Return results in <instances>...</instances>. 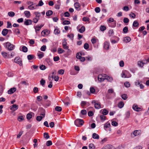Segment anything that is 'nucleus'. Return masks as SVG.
Segmentation results:
<instances>
[{
	"label": "nucleus",
	"mask_w": 149,
	"mask_h": 149,
	"mask_svg": "<svg viewBox=\"0 0 149 149\" xmlns=\"http://www.w3.org/2000/svg\"><path fill=\"white\" fill-rule=\"evenodd\" d=\"M74 123L76 126L80 127L83 125L84 121L82 119H77L75 120Z\"/></svg>",
	"instance_id": "obj_1"
},
{
	"label": "nucleus",
	"mask_w": 149,
	"mask_h": 149,
	"mask_svg": "<svg viewBox=\"0 0 149 149\" xmlns=\"http://www.w3.org/2000/svg\"><path fill=\"white\" fill-rule=\"evenodd\" d=\"M6 44V47L9 51H12L13 49L15 46L10 43L7 42L5 43Z\"/></svg>",
	"instance_id": "obj_2"
},
{
	"label": "nucleus",
	"mask_w": 149,
	"mask_h": 149,
	"mask_svg": "<svg viewBox=\"0 0 149 149\" xmlns=\"http://www.w3.org/2000/svg\"><path fill=\"white\" fill-rule=\"evenodd\" d=\"M92 103L94 104V107L95 109H99L101 108L100 102L96 100H93L92 101Z\"/></svg>",
	"instance_id": "obj_3"
},
{
	"label": "nucleus",
	"mask_w": 149,
	"mask_h": 149,
	"mask_svg": "<svg viewBox=\"0 0 149 149\" xmlns=\"http://www.w3.org/2000/svg\"><path fill=\"white\" fill-rule=\"evenodd\" d=\"M62 45L63 46V48L64 49H68V48H69V47L67 45V43L66 40L65 39H64L63 40V42L62 43Z\"/></svg>",
	"instance_id": "obj_4"
},
{
	"label": "nucleus",
	"mask_w": 149,
	"mask_h": 149,
	"mask_svg": "<svg viewBox=\"0 0 149 149\" xmlns=\"http://www.w3.org/2000/svg\"><path fill=\"white\" fill-rule=\"evenodd\" d=\"M16 91V88L15 87H13L10 88L8 91V93L9 94H13Z\"/></svg>",
	"instance_id": "obj_5"
},
{
	"label": "nucleus",
	"mask_w": 149,
	"mask_h": 149,
	"mask_svg": "<svg viewBox=\"0 0 149 149\" xmlns=\"http://www.w3.org/2000/svg\"><path fill=\"white\" fill-rule=\"evenodd\" d=\"M74 6L75 7V8L77 10L79 11L81 10V5L78 2H76L74 3Z\"/></svg>",
	"instance_id": "obj_6"
},
{
	"label": "nucleus",
	"mask_w": 149,
	"mask_h": 149,
	"mask_svg": "<svg viewBox=\"0 0 149 149\" xmlns=\"http://www.w3.org/2000/svg\"><path fill=\"white\" fill-rule=\"evenodd\" d=\"M15 62L18 64L20 65L21 66L22 64V61L20 58L17 57L15 58L14 59Z\"/></svg>",
	"instance_id": "obj_7"
},
{
	"label": "nucleus",
	"mask_w": 149,
	"mask_h": 149,
	"mask_svg": "<svg viewBox=\"0 0 149 149\" xmlns=\"http://www.w3.org/2000/svg\"><path fill=\"white\" fill-rule=\"evenodd\" d=\"M10 107V110L14 111L18 109V106L16 104H14L12 105Z\"/></svg>",
	"instance_id": "obj_8"
},
{
	"label": "nucleus",
	"mask_w": 149,
	"mask_h": 149,
	"mask_svg": "<svg viewBox=\"0 0 149 149\" xmlns=\"http://www.w3.org/2000/svg\"><path fill=\"white\" fill-rule=\"evenodd\" d=\"M81 106L83 108L86 105H87L88 106L90 105V104L89 102H86L85 101H82L81 103Z\"/></svg>",
	"instance_id": "obj_9"
},
{
	"label": "nucleus",
	"mask_w": 149,
	"mask_h": 149,
	"mask_svg": "<svg viewBox=\"0 0 149 149\" xmlns=\"http://www.w3.org/2000/svg\"><path fill=\"white\" fill-rule=\"evenodd\" d=\"M32 21L30 19H26L24 22V24L26 25H29L31 24H32Z\"/></svg>",
	"instance_id": "obj_10"
},
{
	"label": "nucleus",
	"mask_w": 149,
	"mask_h": 149,
	"mask_svg": "<svg viewBox=\"0 0 149 149\" xmlns=\"http://www.w3.org/2000/svg\"><path fill=\"white\" fill-rule=\"evenodd\" d=\"M8 30L6 29H4L3 30L1 33L3 36H5L8 34Z\"/></svg>",
	"instance_id": "obj_11"
},
{
	"label": "nucleus",
	"mask_w": 149,
	"mask_h": 149,
	"mask_svg": "<svg viewBox=\"0 0 149 149\" xmlns=\"http://www.w3.org/2000/svg\"><path fill=\"white\" fill-rule=\"evenodd\" d=\"M132 109L135 111H140L141 108L138 107V106L136 105H134L132 106Z\"/></svg>",
	"instance_id": "obj_12"
},
{
	"label": "nucleus",
	"mask_w": 149,
	"mask_h": 149,
	"mask_svg": "<svg viewBox=\"0 0 149 149\" xmlns=\"http://www.w3.org/2000/svg\"><path fill=\"white\" fill-rule=\"evenodd\" d=\"M109 43L107 42H105L104 43V48L106 50H108L109 49Z\"/></svg>",
	"instance_id": "obj_13"
},
{
	"label": "nucleus",
	"mask_w": 149,
	"mask_h": 149,
	"mask_svg": "<svg viewBox=\"0 0 149 149\" xmlns=\"http://www.w3.org/2000/svg\"><path fill=\"white\" fill-rule=\"evenodd\" d=\"M45 110L43 109V108H41V113L40 114V115L41 116H42L43 118H44L45 116Z\"/></svg>",
	"instance_id": "obj_14"
},
{
	"label": "nucleus",
	"mask_w": 149,
	"mask_h": 149,
	"mask_svg": "<svg viewBox=\"0 0 149 149\" xmlns=\"http://www.w3.org/2000/svg\"><path fill=\"white\" fill-rule=\"evenodd\" d=\"M98 79L99 81L102 82L104 80L105 78L102 77V75L99 74L98 77Z\"/></svg>",
	"instance_id": "obj_15"
},
{
	"label": "nucleus",
	"mask_w": 149,
	"mask_h": 149,
	"mask_svg": "<svg viewBox=\"0 0 149 149\" xmlns=\"http://www.w3.org/2000/svg\"><path fill=\"white\" fill-rule=\"evenodd\" d=\"M102 111V114L104 115H106L108 114L109 111L106 109H104L101 110Z\"/></svg>",
	"instance_id": "obj_16"
},
{
	"label": "nucleus",
	"mask_w": 149,
	"mask_h": 149,
	"mask_svg": "<svg viewBox=\"0 0 149 149\" xmlns=\"http://www.w3.org/2000/svg\"><path fill=\"white\" fill-rule=\"evenodd\" d=\"M133 26L138 28L139 26V23L136 21H134L133 24Z\"/></svg>",
	"instance_id": "obj_17"
},
{
	"label": "nucleus",
	"mask_w": 149,
	"mask_h": 149,
	"mask_svg": "<svg viewBox=\"0 0 149 149\" xmlns=\"http://www.w3.org/2000/svg\"><path fill=\"white\" fill-rule=\"evenodd\" d=\"M92 137L94 139H99V136L98 135L95 133L93 134Z\"/></svg>",
	"instance_id": "obj_18"
},
{
	"label": "nucleus",
	"mask_w": 149,
	"mask_h": 149,
	"mask_svg": "<svg viewBox=\"0 0 149 149\" xmlns=\"http://www.w3.org/2000/svg\"><path fill=\"white\" fill-rule=\"evenodd\" d=\"M60 31L59 30L58 28L57 27H56V28L54 29V33L55 35H57L60 33Z\"/></svg>",
	"instance_id": "obj_19"
},
{
	"label": "nucleus",
	"mask_w": 149,
	"mask_h": 149,
	"mask_svg": "<svg viewBox=\"0 0 149 149\" xmlns=\"http://www.w3.org/2000/svg\"><path fill=\"white\" fill-rule=\"evenodd\" d=\"M85 26H82L81 27L80 29H79V31L80 33H83L85 31Z\"/></svg>",
	"instance_id": "obj_20"
},
{
	"label": "nucleus",
	"mask_w": 149,
	"mask_h": 149,
	"mask_svg": "<svg viewBox=\"0 0 149 149\" xmlns=\"http://www.w3.org/2000/svg\"><path fill=\"white\" fill-rule=\"evenodd\" d=\"M131 40V38L129 37H125L124 39V40L126 42H130Z\"/></svg>",
	"instance_id": "obj_21"
},
{
	"label": "nucleus",
	"mask_w": 149,
	"mask_h": 149,
	"mask_svg": "<svg viewBox=\"0 0 149 149\" xmlns=\"http://www.w3.org/2000/svg\"><path fill=\"white\" fill-rule=\"evenodd\" d=\"M53 11L51 10H49L46 13V15L48 16H49L53 14Z\"/></svg>",
	"instance_id": "obj_22"
},
{
	"label": "nucleus",
	"mask_w": 149,
	"mask_h": 149,
	"mask_svg": "<svg viewBox=\"0 0 149 149\" xmlns=\"http://www.w3.org/2000/svg\"><path fill=\"white\" fill-rule=\"evenodd\" d=\"M24 13L26 16L27 17H29L30 16V13L29 11H25L24 12Z\"/></svg>",
	"instance_id": "obj_23"
},
{
	"label": "nucleus",
	"mask_w": 149,
	"mask_h": 149,
	"mask_svg": "<svg viewBox=\"0 0 149 149\" xmlns=\"http://www.w3.org/2000/svg\"><path fill=\"white\" fill-rule=\"evenodd\" d=\"M106 149H115V148L111 145H107L106 146Z\"/></svg>",
	"instance_id": "obj_24"
},
{
	"label": "nucleus",
	"mask_w": 149,
	"mask_h": 149,
	"mask_svg": "<svg viewBox=\"0 0 149 149\" xmlns=\"http://www.w3.org/2000/svg\"><path fill=\"white\" fill-rule=\"evenodd\" d=\"M89 19H90L89 18L86 17H84L82 18V20L83 21L88 22L89 23L90 22H89Z\"/></svg>",
	"instance_id": "obj_25"
},
{
	"label": "nucleus",
	"mask_w": 149,
	"mask_h": 149,
	"mask_svg": "<svg viewBox=\"0 0 149 149\" xmlns=\"http://www.w3.org/2000/svg\"><path fill=\"white\" fill-rule=\"evenodd\" d=\"M124 104L123 102H120L118 103V106L120 108H122L124 106Z\"/></svg>",
	"instance_id": "obj_26"
},
{
	"label": "nucleus",
	"mask_w": 149,
	"mask_h": 149,
	"mask_svg": "<svg viewBox=\"0 0 149 149\" xmlns=\"http://www.w3.org/2000/svg\"><path fill=\"white\" fill-rule=\"evenodd\" d=\"M14 32L17 35H19L20 33L19 30L18 29H15Z\"/></svg>",
	"instance_id": "obj_27"
},
{
	"label": "nucleus",
	"mask_w": 149,
	"mask_h": 149,
	"mask_svg": "<svg viewBox=\"0 0 149 149\" xmlns=\"http://www.w3.org/2000/svg\"><path fill=\"white\" fill-rule=\"evenodd\" d=\"M128 31V28L127 26H125L124 27L123 30V33H127Z\"/></svg>",
	"instance_id": "obj_28"
},
{
	"label": "nucleus",
	"mask_w": 149,
	"mask_h": 149,
	"mask_svg": "<svg viewBox=\"0 0 149 149\" xmlns=\"http://www.w3.org/2000/svg\"><path fill=\"white\" fill-rule=\"evenodd\" d=\"M34 14L36 15V17L39 19V17L40 16V13L38 12H35Z\"/></svg>",
	"instance_id": "obj_29"
},
{
	"label": "nucleus",
	"mask_w": 149,
	"mask_h": 149,
	"mask_svg": "<svg viewBox=\"0 0 149 149\" xmlns=\"http://www.w3.org/2000/svg\"><path fill=\"white\" fill-rule=\"evenodd\" d=\"M111 126L110 123L107 122L104 125V128H109Z\"/></svg>",
	"instance_id": "obj_30"
},
{
	"label": "nucleus",
	"mask_w": 149,
	"mask_h": 149,
	"mask_svg": "<svg viewBox=\"0 0 149 149\" xmlns=\"http://www.w3.org/2000/svg\"><path fill=\"white\" fill-rule=\"evenodd\" d=\"M62 109V108L60 107L56 106L55 108V110L58 112L61 111Z\"/></svg>",
	"instance_id": "obj_31"
},
{
	"label": "nucleus",
	"mask_w": 149,
	"mask_h": 149,
	"mask_svg": "<svg viewBox=\"0 0 149 149\" xmlns=\"http://www.w3.org/2000/svg\"><path fill=\"white\" fill-rule=\"evenodd\" d=\"M80 113L82 115H86L87 111L85 109L82 110L81 111Z\"/></svg>",
	"instance_id": "obj_32"
},
{
	"label": "nucleus",
	"mask_w": 149,
	"mask_h": 149,
	"mask_svg": "<svg viewBox=\"0 0 149 149\" xmlns=\"http://www.w3.org/2000/svg\"><path fill=\"white\" fill-rule=\"evenodd\" d=\"M44 137L45 139H47L49 138V135L48 133L47 132H45L44 133Z\"/></svg>",
	"instance_id": "obj_33"
},
{
	"label": "nucleus",
	"mask_w": 149,
	"mask_h": 149,
	"mask_svg": "<svg viewBox=\"0 0 149 149\" xmlns=\"http://www.w3.org/2000/svg\"><path fill=\"white\" fill-rule=\"evenodd\" d=\"M27 58L29 60H31L34 58V56L33 55H29L27 56Z\"/></svg>",
	"instance_id": "obj_34"
},
{
	"label": "nucleus",
	"mask_w": 149,
	"mask_h": 149,
	"mask_svg": "<svg viewBox=\"0 0 149 149\" xmlns=\"http://www.w3.org/2000/svg\"><path fill=\"white\" fill-rule=\"evenodd\" d=\"M88 148L89 149H95V146L93 143H90L89 144Z\"/></svg>",
	"instance_id": "obj_35"
},
{
	"label": "nucleus",
	"mask_w": 149,
	"mask_h": 149,
	"mask_svg": "<svg viewBox=\"0 0 149 149\" xmlns=\"http://www.w3.org/2000/svg\"><path fill=\"white\" fill-rule=\"evenodd\" d=\"M51 104V102L50 101H46V103L45 104L44 107H47L49 106Z\"/></svg>",
	"instance_id": "obj_36"
},
{
	"label": "nucleus",
	"mask_w": 149,
	"mask_h": 149,
	"mask_svg": "<svg viewBox=\"0 0 149 149\" xmlns=\"http://www.w3.org/2000/svg\"><path fill=\"white\" fill-rule=\"evenodd\" d=\"M104 115H100V118L101 120L104 121L106 120V117Z\"/></svg>",
	"instance_id": "obj_37"
},
{
	"label": "nucleus",
	"mask_w": 149,
	"mask_h": 149,
	"mask_svg": "<svg viewBox=\"0 0 149 149\" xmlns=\"http://www.w3.org/2000/svg\"><path fill=\"white\" fill-rule=\"evenodd\" d=\"M34 28L36 33H38V31H39L41 29L39 27V26H36L34 27Z\"/></svg>",
	"instance_id": "obj_38"
},
{
	"label": "nucleus",
	"mask_w": 149,
	"mask_h": 149,
	"mask_svg": "<svg viewBox=\"0 0 149 149\" xmlns=\"http://www.w3.org/2000/svg\"><path fill=\"white\" fill-rule=\"evenodd\" d=\"M8 15L10 17H13L15 15V13L14 12L11 11L8 13Z\"/></svg>",
	"instance_id": "obj_39"
},
{
	"label": "nucleus",
	"mask_w": 149,
	"mask_h": 149,
	"mask_svg": "<svg viewBox=\"0 0 149 149\" xmlns=\"http://www.w3.org/2000/svg\"><path fill=\"white\" fill-rule=\"evenodd\" d=\"M106 29V27L104 25L101 26L100 27V29L102 31H104Z\"/></svg>",
	"instance_id": "obj_40"
},
{
	"label": "nucleus",
	"mask_w": 149,
	"mask_h": 149,
	"mask_svg": "<svg viewBox=\"0 0 149 149\" xmlns=\"http://www.w3.org/2000/svg\"><path fill=\"white\" fill-rule=\"evenodd\" d=\"M138 65L139 66L141 67H143L144 65L142 61H139L138 62Z\"/></svg>",
	"instance_id": "obj_41"
},
{
	"label": "nucleus",
	"mask_w": 149,
	"mask_h": 149,
	"mask_svg": "<svg viewBox=\"0 0 149 149\" xmlns=\"http://www.w3.org/2000/svg\"><path fill=\"white\" fill-rule=\"evenodd\" d=\"M70 24V22L69 21H67V20H65L63 22L62 24L64 25H68L69 24Z\"/></svg>",
	"instance_id": "obj_42"
},
{
	"label": "nucleus",
	"mask_w": 149,
	"mask_h": 149,
	"mask_svg": "<svg viewBox=\"0 0 149 149\" xmlns=\"http://www.w3.org/2000/svg\"><path fill=\"white\" fill-rule=\"evenodd\" d=\"M28 49L27 47L25 46H23L22 47V51L24 52H27Z\"/></svg>",
	"instance_id": "obj_43"
},
{
	"label": "nucleus",
	"mask_w": 149,
	"mask_h": 149,
	"mask_svg": "<svg viewBox=\"0 0 149 149\" xmlns=\"http://www.w3.org/2000/svg\"><path fill=\"white\" fill-rule=\"evenodd\" d=\"M116 25V21H115L113 23H111L110 26L112 28L115 27Z\"/></svg>",
	"instance_id": "obj_44"
},
{
	"label": "nucleus",
	"mask_w": 149,
	"mask_h": 149,
	"mask_svg": "<svg viewBox=\"0 0 149 149\" xmlns=\"http://www.w3.org/2000/svg\"><path fill=\"white\" fill-rule=\"evenodd\" d=\"M12 27V26L11 22H8L7 23V26L6 28H11Z\"/></svg>",
	"instance_id": "obj_45"
},
{
	"label": "nucleus",
	"mask_w": 149,
	"mask_h": 149,
	"mask_svg": "<svg viewBox=\"0 0 149 149\" xmlns=\"http://www.w3.org/2000/svg\"><path fill=\"white\" fill-rule=\"evenodd\" d=\"M65 51L63 49H62L58 48V52L59 54H62Z\"/></svg>",
	"instance_id": "obj_46"
},
{
	"label": "nucleus",
	"mask_w": 149,
	"mask_h": 149,
	"mask_svg": "<svg viewBox=\"0 0 149 149\" xmlns=\"http://www.w3.org/2000/svg\"><path fill=\"white\" fill-rule=\"evenodd\" d=\"M124 85L125 87L128 88L130 86V84L129 82L126 81L124 83Z\"/></svg>",
	"instance_id": "obj_47"
},
{
	"label": "nucleus",
	"mask_w": 149,
	"mask_h": 149,
	"mask_svg": "<svg viewBox=\"0 0 149 149\" xmlns=\"http://www.w3.org/2000/svg\"><path fill=\"white\" fill-rule=\"evenodd\" d=\"M56 75V73L53 72L52 73L49 74V76H50V77L52 79H53L54 78V76H55Z\"/></svg>",
	"instance_id": "obj_48"
},
{
	"label": "nucleus",
	"mask_w": 149,
	"mask_h": 149,
	"mask_svg": "<svg viewBox=\"0 0 149 149\" xmlns=\"http://www.w3.org/2000/svg\"><path fill=\"white\" fill-rule=\"evenodd\" d=\"M32 117V115L30 113L27 114L26 115V118L28 120H30L31 118Z\"/></svg>",
	"instance_id": "obj_49"
},
{
	"label": "nucleus",
	"mask_w": 149,
	"mask_h": 149,
	"mask_svg": "<svg viewBox=\"0 0 149 149\" xmlns=\"http://www.w3.org/2000/svg\"><path fill=\"white\" fill-rule=\"evenodd\" d=\"M52 142L51 141H48L46 142V145L48 146L52 145Z\"/></svg>",
	"instance_id": "obj_50"
},
{
	"label": "nucleus",
	"mask_w": 149,
	"mask_h": 149,
	"mask_svg": "<svg viewBox=\"0 0 149 149\" xmlns=\"http://www.w3.org/2000/svg\"><path fill=\"white\" fill-rule=\"evenodd\" d=\"M43 118V117L42 116H38L36 117V120L39 121H40L42 118Z\"/></svg>",
	"instance_id": "obj_51"
},
{
	"label": "nucleus",
	"mask_w": 149,
	"mask_h": 149,
	"mask_svg": "<svg viewBox=\"0 0 149 149\" xmlns=\"http://www.w3.org/2000/svg\"><path fill=\"white\" fill-rule=\"evenodd\" d=\"M115 20H114L113 18H110L109 19L107 20V22L109 23H110L112 22H113Z\"/></svg>",
	"instance_id": "obj_52"
},
{
	"label": "nucleus",
	"mask_w": 149,
	"mask_h": 149,
	"mask_svg": "<svg viewBox=\"0 0 149 149\" xmlns=\"http://www.w3.org/2000/svg\"><path fill=\"white\" fill-rule=\"evenodd\" d=\"M80 54L81 55H79V53H77L76 54V57L78 59H79L81 57V56L82 55V54L81 53H80Z\"/></svg>",
	"instance_id": "obj_53"
},
{
	"label": "nucleus",
	"mask_w": 149,
	"mask_h": 149,
	"mask_svg": "<svg viewBox=\"0 0 149 149\" xmlns=\"http://www.w3.org/2000/svg\"><path fill=\"white\" fill-rule=\"evenodd\" d=\"M111 124L113 126H117L118 123L115 121H113L111 123Z\"/></svg>",
	"instance_id": "obj_54"
},
{
	"label": "nucleus",
	"mask_w": 149,
	"mask_h": 149,
	"mask_svg": "<svg viewBox=\"0 0 149 149\" xmlns=\"http://www.w3.org/2000/svg\"><path fill=\"white\" fill-rule=\"evenodd\" d=\"M95 10L96 13H99L100 11V9L99 7H97L95 8Z\"/></svg>",
	"instance_id": "obj_55"
},
{
	"label": "nucleus",
	"mask_w": 149,
	"mask_h": 149,
	"mask_svg": "<svg viewBox=\"0 0 149 149\" xmlns=\"http://www.w3.org/2000/svg\"><path fill=\"white\" fill-rule=\"evenodd\" d=\"M129 19L128 18H126V17H125L124 18L123 22L125 23H128L129 22Z\"/></svg>",
	"instance_id": "obj_56"
},
{
	"label": "nucleus",
	"mask_w": 149,
	"mask_h": 149,
	"mask_svg": "<svg viewBox=\"0 0 149 149\" xmlns=\"http://www.w3.org/2000/svg\"><path fill=\"white\" fill-rule=\"evenodd\" d=\"M46 47L45 45H43L40 48V50L42 51H45L46 50Z\"/></svg>",
	"instance_id": "obj_57"
},
{
	"label": "nucleus",
	"mask_w": 149,
	"mask_h": 149,
	"mask_svg": "<svg viewBox=\"0 0 149 149\" xmlns=\"http://www.w3.org/2000/svg\"><path fill=\"white\" fill-rule=\"evenodd\" d=\"M89 47V45L87 43H85L84 46V48L86 49H88Z\"/></svg>",
	"instance_id": "obj_58"
},
{
	"label": "nucleus",
	"mask_w": 149,
	"mask_h": 149,
	"mask_svg": "<svg viewBox=\"0 0 149 149\" xmlns=\"http://www.w3.org/2000/svg\"><path fill=\"white\" fill-rule=\"evenodd\" d=\"M45 83V81L43 79H42L40 81V84L43 86H44Z\"/></svg>",
	"instance_id": "obj_59"
},
{
	"label": "nucleus",
	"mask_w": 149,
	"mask_h": 149,
	"mask_svg": "<svg viewBox=\"0 0 149 149\" xmlns=\"http://www.w3.org/2000/svg\"><path fill=\"white\" fill-rule=\"evenodd\" d=\"M1 55L4 58H6L7 56V53L4 52H2Z\"/></svg>",
	"instance_id": "obj_60"
},
{
	"label": "nucleus",
	"mask_w": 149,
	"mask_h": 149,
	"mask_svg": "<svg viewBox=\"0 0 149 149\" xmlns=\"http://www.w3.org/2000/svg\"><path fill=\"white\" fill-rule=\"evenodd\" d=\"M93 113L92 111H90L88 113V115L89 117H91L93 116Z\"/></svg>",
	"instance_id": "obj_61"
},
{
	"label": "nucleus",
	"mask_w": 149,
	"mask_h": 149,
	"mask_svg": "<svg viewBox=\"0 0 149 149\" xmlns=\"http://www.w3.org/2000/svg\"><path fill=\"white\" fill-rule=\"evenodd\" d=\"M64 70L63 69H61L58 70V73L60 74H63L64 73Z\"/></svg>",
	"instance_id": "obj_62"
},
{
	"label": "nucleus",
	"mask_w": 149,
	"mask_h": 149,
	"mask_svg": "<svg viewBox=\"0 0 149 149\" xmlns=\"http://www.w3.org/2000/svg\"><path fill=\"white\" fill-rule=\"evenodd\" d=\"M40 69L42 70H45L46 68V66L43 65H41L40 66Z\"/></svg>",
	"instance_id": "obj_63"
},
{
	"label": "nucleus",
	"mask_w": 149,
	"mask_h": 149,
	"mask_svg": "<svg viewBox=\"0 0 149 149\" xmlns=\"http://www.w3.org/2000/svg\"><path fill=\"white\" fill-rule=\"evenodd\" d=\"M121 97L124 100H126L127 97V95L125 94L122 95L121 96Z\"/></svg>",
	"instance_id": "obj_64"
}]
</instances>
